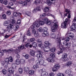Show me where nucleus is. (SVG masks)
Here are the masks:
<instances>
[{
	"label": "nucleus",
	"instance_id": "1",
	"mask_svg": "<svg viewBox=\"0 0 76 76\" xmlns=\"http://www.w3.org/2000/svg\"><path fill=\"white\" fill-rule=\"evenodd\" d=\"M45 47L43 49L44 51L45 52H48L50 50V46L51 45V43L48 41H46L44 43Z\"/></svg>",
	"mask_w": 76,
	"mask_h": 76
},
{
	"label": "nucleus",
	"instance_id": "2",
	"mask_svg": "<svg viewBox=\"0 0 76 76\" xmlns=\"http://www.w3.org/2000/svg\"><path fill=\"white\" fill-rule=\"evenodd\" d=\"M43 21H40L39 22V24H40V25H44L45 22L46 24L48 25H50L51 24V22L48 20L47 18H44L43 19Z\"/></svg>",
	"mask_w": 76,
	"mask_h": 76
},
{
	"label": "nucleus",
	"instance_id": "3",
	"mask_svg": "<svg viewBox=\"0 0 76 76\" xmlns=\"http://www.w3.org/2000/svg\"><path fill=\"white\" fill-rule=\"evenodd\" d=\"M54 22V25L51 28V31L53 32H55V31H56V29H57V27H58V25H57L58 24V22L55 20Z\"/></svg>",
	"mask_w": 76,
	"mask_h": 76
},
{
	"label": "nucleus",
	"instance_id": "4",
	"mask_svg": "<svg viewBox=\"0 0 76 76\" xmlns=\"http://www.w3.org/2000/svg\"><path fill=\"white\" fill-rule=\"evenodd\" d=\"M67 54L64 53L62 55L61 59L64 61H67L69 60V58H67Z\"/></svg>",
	"mask_w": 76,
	"mask_h": 76
},
{
	"label": "nucleus",
	"instance_id": "5",
	"mask_svg": "<svg viewBox=\"0 0 76 76\" xmlns=\"http://www.w3.org/2000/svg\"><path fill=\"white\" fill-rule=\"evenodd\" d=\"M13 58H12L11 56L9 57L8 58H7L5 59V63H6L7 64H8L9 61L10 62H12L13 61Z\"/></svg>",
	"mask_w": 76,
	"mask_h": 76
},
{
	"label": "nucleus",
	"instance_id": "6",
	"mask_svg": "<svg viewBox=\"0 0 76 76\" xmlns=\"http://www.w3.org/2000/svg\"><path fill=\"white\" fill-rule=\"evenodd\" d=\"M68 22V19L66 18V19L64 22L62 23L61 25V27L62 28H66V25H67V23Z\"/></svg>",
	"mask_w": 76,
	"mask_h": 76
},
{
	"label": "nucleus",
	"instance_id": "7",
	"mask_svg": "<svg viewBox=\"0 0 76 76\" xmlns=\"http://www.w3.org/2000/svg\"><path fill=\"white\" fill-rule=\"evenodd\" d=\"M14 27L13 24H12V23L10 24L7 27V31L8 32H10V31H12V29H13V28Z\"/></svg>",
	"mask_w": 76,
	"mask_h": 76
},
{
	"label": "nucleus",
	"instance_id": "8",
	"mask_svg": "<svg viewBox=\"0 0 76 76\" xmlns=\"http://www.w3.org/2000/svg\"><path fill=\"white\" fill-rule=\"evenodd\" d=\"M38 54H37V57L39 58H42V52L40 50H39L37 51Z\"/></svg>",
	"mask_w": 76,
	"mask_h": 76
},
{
	"label": "nucleus",
	"instance_id": "9",
	"mask_svg": "<svg viewBox=\"0 0 76 76\" xmlns=\"http://www.w3.org/2000/svg\"><path fill=\"white\" fill-rule=\"evenodd\" d=\"M18 49H16L15 50V51H16V52H18L19 51H21V50H23V49H25V48L24 47V45H21V46L19 47L18 48Z\"/></svg>",
	"mask_w": 76,
	"mask_h": 76
},
{
	"label": "nucleus",
	"instance_id": "10",
	"mask_svg": "<svg viewBox=\"0 0 76 76\" xmlns=\"http://www.w3.org/2000/svg\"><path fill=\"white\" fill-rule=\"evenodd\" d=\"M40 25L39 23L38 22H37V21H36L35 23H34L33 24L32 26H33L34 28H35L36 27H37V28H38L39 26V25Z\"/></svg>",
	"mask_w": 76,
	"mask_h": 76
},
{
	"label": "nucleus",
	"instance_id": "11",
	"mask_svg": "<svg viewBox=\"0 0 76 76\" xmlns=\"http://www.w3.org/2000/svg\"><path fill=\"white\" fill-rule=\"evenodd\" d=\"M65 12L68 13V17L70 19V18H71V15H70L71 13H72V12L71 11H70V10L67 9H65Z\"/></svg>",
	"mask_w": 76,
	"mask_h": 76
},
{
	"label": "nucleus",
	"instance_id": "12",
	"mask_svg": "<svg viewBox=\"0 0 76 76\" xmlns=\"http://www.w3.org/2000/svg\"><path fill=\"white\" fill-rule=\"evenodd\" d=\"M36 63L37 64H38L39 63V64L42 65L44 63V60L42 59H41L40 60H39V61L37 60L36 61Z\"/></svg>",
	"mask_w": 76,
	"mask_h": 76
},
{
	"label": "nucleus",
	"instance_id": "13",
	"mask_svg": "<svg viewBox=\"0 0 76 76\" xmlns=\"http://www.w3.org/2000/svg\"><path fill=\"white\" fill-rule=\"evenodd\" d=\"M18 4H23V5H24L25 6H26L27 5V4H28L27 2L25 1L24 2H23V1H19L18 2Z\"/></svg>",
	"mask_w": 76,
	"mask_h": 76
},
{
	"label": "nucleus",
	"instance_id": "14",
	"mask_svg": "<svg viewBox=\"0 0 76 76\" xmlns=\"http://www.w3.org/2000/svg\"><path fill=\"white\" fill-rule=\"evenodd\" d=\"M44 69H42V71L41 73V75L42 76H47L48 75V73L47 72L44 71Z\"/></svg>",
	"mask_w": 76,
	"mask_h": 76
},
{
	"label": "nucleus",
	"instance_id": "15",
	"mask_svg": "<svg viewBox=\"0 0 76 76\" xmlns=\"http://www.w3.org/2000/svg\"><path fill=\"white\" fill-rule=\"evenodd\" d=\"M3 51L4 52V53L7 52L8 53H11L13 51V50L12 49H8L7 50H3Z\"/></svg>",
	"mask_w": 76,
	"mask_h": 76
},
{
	"label": "nucleus",
	"instance_id": "16",
	"mask_svg": "<svg viewBox=\"0 0 76 76\" xmlns=\"http://www.w3.org/2000/svg\"><path fill=\"white\" fill-rule=\"evenodd\" d=\"M70 28L72 31L73 30H75L76 29V24L75 23H72V25L70 27Z\"/></svg>",
	"mask_w": 76,
	"mask_h": 76
},
{
	"label": "nucleus",
	"instance_id": "17",
	"mask_svg": "<svg viewBox=\"0 0 76 76\" xmlns=\"http://www.w3.org/2000/svg\"><path fill=\"white\" fill-rule=\"evenodd\" d=\"M47 60L48 61L50 62L51 63H53V62L54 61V60L53 58V57L48 58H47Z\"/></svg>",
	"mask_w": 76,
	"mask_h": 76
},
{
	"label": "nucleus",
	"instance_id": "18",
	"mask_svg": "<svg viewBox=\"0 0 76 76\" xmlns=\"http://www.w3.org/2000/svg\"><path fill=\"white\" fill-rule=\"evenodd\" d=\"M59 48L61 49V51H58L57 52V54H58V55L60 54H61V53H63V51L64 50V48L62 46H59Z\"/></svg>",
	"mask_w": 76,
	"mask_h": 76
},
{
	"label": "nucleus",
	"instance_id": "19",
	"mask_svg": "<svg viewBox=\"0 0 76 76\" xmlns=\"http://www.w3.org/2000/svg\"><path fill=\"white\" fill-rule=\"evenodd\" d=\"M8 71L11 74H13L14 72V69L12 68H10L8 69Z\"/></svg>",
	"mask_w": 76,
	"mask_h": 76
},
{
	"label": "nucleus",
	"instance_id": "20",
	"mask_svg": "<svg viewBox=\"0 0 76 76\" xmlns=\"http://www.w3.org/2000/svg\"><path fill=\"white\" fill-rule=\"evenodd\" d=\"M30 28H31V30H32V33L34 34H35L36 32V31L35 30V28H34V27H33V26H31Z\"/></svg>",
	"mask_w": 76,
	"mask_h": 76
},
{
	"label": "nucleus",
	"instance_id": "21",
	"mask_svg": "<svg viewBox=\"0 0 76 76\" xmlns=\"http://www.w3.org/2000/svg\"><path fill=\"white\" fill-rule=\"evenodd\" d=\"M61 39L60 38H57L56 42L57 43H58L59 45H61Z\"/></svg>",
	"mask_w": 76,
	"mask_h": 76
},
{
	"label": "nucleus",
	"instance_id": "22",
	"mask_svg": "<svg viewBox=\"0 0 76 76\" xmlns=\"http://www.w3.org/2000/svg\"><path fill=\"white\" fill-rule=\"evenodd\" d=\"M11 19H12V21H11V24H12V25H14V24H15V23L16 22V21H15V19H14V17H12L11 18Z\"/></svg>",
	"mask_w": 76,
	"mask_h": 76
},
{
	"label": "nucleus",
	"instance_id": "23",
	"mask_svg": "<svg viewBox=\"0 0 76 76\" xmlns=\"http://www.w3.org/2000/svg\"><path fill=\"white\" fill-rule=\"evenodd\" d=\"M71 73H72V71L70 69H66V74L69 75V74H70Z\"/></svg>",
	"mask_w": 76,
	"mask_h": 76
},
{
	"label": "nucleus",
	"instance_id": "24",
	"mask_svg": "<svg viewBox=\"0 0 76 76\" xmlns=\"http://www.w3.org/2000/svg\"><path fill=\"white\" fill-rule=\"evenodd\" d=\"M72 64V62L70 61H68L66 63V66H70Z\"/></svg>",
	"mask_w": 76,
	"mask_h": 76
},
{
	"label": "nucleus",
	"instance_id": "25",
	"mask_svg": "<svg viewBox=\"0 0 76 76\" xmlns=\"http://www.w3.org/2000/svg\"><path fill=\"white\" fill-rule=\"evenodd\" d=\"M61 17H62L63 19L65 16H67V14L68 13H65L64 14L63 13H61Z\"/></svg>",
	"mask_w": 76,
	"mask_h": 76
},
{
	"label": "nucleus",
	"instance_id": "26",
	"mask_svg": "<svg viewBox=\"0 0 76 76\" xmlns=\"http://www.w3.org/2000/svg\"><path fill=\"white\" fill-rule=\"evenodd\" d=\"M23 55L24 57H25L27 59H28V58L29 57V55L27 54H26V53H23Z\"/></svg>",
	"mask_w": 76,
	"mask_h": 76
},
{
	"label": "nucleus",
	"instance_id": "27",
	"mask_svg": "<svg viewBox=\"0 0 76 76\" xmlns=\"http://www.w3.org/2000/svg\"><path fill=\"white\" fill-rule=\"evenodd\" d=\"M30 54L31 56H34L35 54V51L33 50H31L30 51Z\"/></svg>",
	"mask_w": 76,
	"mask_h": 76
},
{
	"label": "nucleus",
	"instance_id": "28",
	"mask_svg": "<svg viewBox=\"0 0 76 76\" xmlns=\"http://www.w3.org/2000/svg\"><path fill=\"white\" fill-rule=\"evenodd\" d=\"M15 63L17 64H20V61L19 59H17L16 60Z\"/></svg>",
	"mask_w": 76,
	"mask_h": 76
},
{
	"label": "nucleus",
	"instance_id": "29",
	"mask_svg": "<svg viewBox=\"0 0 76 76\" xmlns=\"http://www.w3.org/2000/svg\"><path fill=\"white\" fill-rule=\"evenodd\" d=\"M38 47L41 48H42L44 49V45L42 44H39L38 45Z\"/></svg>",
	"mask_w": 76,
	"mask_h": 76
},
{
	"label": "nucleus",
	"instance_id": "30",
	"mask_svg": "<svg viewBox=\"0 0 76 76\" xmlns=\"http://www.w3.org/2000/svg\"><path fill=\"white\" fill-rule=\"evenodd\" d=\"M2 72L3 75H6L7 73V71L5 69H4L2 70Z\"/></svg>",
	"mask_w": 76,
	"mask_h": 76
},
{
	"label": "nucleus",
	"instance_id": "31",
	"mask_svg": "<svg viewBox=\"0 0 76 76\" xmlns=\"http://www.w3.org/2000/svg\"><path fill=\"white\" fill-rule=\"evenodd\" d=\"M32 46L34 48H35L37 47V43L35 42H33L32 44Z\"/></svg>",
	"mask_w": 76,
	"mask_h": 76
},
{
	"label": "nucleus",
	"instance_id": "32",
	"mask_svg": "<svg viewBox=\"0 0 76 76\" xmlns=\"http://www.w3.org/2000/svg\"><path fill=\"white\" fill-rule=\"evenodd\" d=\"M50 37L52 38H55L56 37V34L54 33L50 34Z\"/></svg>",
	"mask_w": 76,
	"mask_h": 76
},
{
	"label": "nucleus",
	"instance_id": "33",
	"mask_svg": "<svg viewBox=\"0 0 76 76\" xmlns=\"http://www.w3.org/2000/svg\"><path fill=\"white\" fill-rule=\"evenodd\" d=\"M19 72L20 74H22L23 73V69L22 68H20L19 69Z\"/></svg>",
	"mask_w": 76,
	"mask_h": 76
},
{
	"label": "nucleus",
	"instance_id": "34",
	"mask_svg": "<svg viewBox=\"0 0 76 76\" xmlns=\"http://www.w3.org/2000/svg\"><path fill=\"white\" fill-rule=\"evenodd\" d=\"M70 38L69 37H67L65 39L64 38L62 39V40H65L66 41H69V40H70Z\"/></svg>",
	"mask_w": 76,
	"mask_h": 76
},
{
	"label": "nucleus",
	"instance_id": "35",
	"mask_svg": "<svg viewBox=\"0 0 76 76\" xmlns=\"http://www.w3.org/2000/svg\"><path fill=\"white\" fill-rule=\"evenodd\" d=\"M73 35V33H70L68 34V36L69 37H71V38H73V37L74 36Z\"/></svg>",
	"mask_w": 76,
	"mask_h": 76
},
{
	"label": "nucleus",
	"instance_id": "36",
	"mask_svg": "<svg viewBox=\"0 0 76 76\" xmlns=\"http://www.w3.org/2000/svg\"><path fill=\"white\" fill-rule=\"evenodd\" d=\"M19 26H14V27L12 28V29H13L14 30V31H16V30L18 29V28H19Z\"/></svg>",
	"mask_w": 76,
	"mask_h": 76
},
{
	"label": "nucleus",
	"instance_id": "37",
	"mask_svg": "<svg viewBox=\"0 0 76 76\" xmlns=\"http://www.w3.org/2000/svg\"><path fill=\"white\" fill-rule=\"evenodd\" d=\"M29 73L30 75H32L34 73V71L33 70H31L29 71Z\"/></svg>",
	"mask_w": 76,
	"mask_h": 76
},
{
	"label": "nucleus",
	"instance_id": "38",
	"mask_svg": "<svg viewBox=\"0 0 76 76\" xmlns=\"http://www.w3.org/2000/svg\"><path fill=\"white\" fill-rule=\"evenodd\" d=\"M70 45H71L70 43H67V44L65 46V47H66V48H69V47H70Z\"/></svg>",
	"mask_w": 76,
	"mask_h": 76
},
{
	"label": "nucleus",
	"instance_id": "39",
	"mask_svg": "<svg viewBox=\"0 0 76 76\" xmlns=\"http://www.w3.org/2000/svg\"><path fill=\"white\" fill-rule=\"evenodd\" d=\"M13 15L15 17H17L18 16V13L16 12H15L13 13Z\"/></svg>",
	"mask_w": 76,
	"mask_h": 76
},
{
	"label": "nucleus",
	"instance_id": "40",
	"mask_svg": "<svg viewBox=\"0 0 76 76\" xmlns=\"http://www.w3.org/2000/svg\"><path fill=\"white\" fill-rule=\"evenodd\" d=\"M54 67H55L56 69H59L60 67V65L58 64H56L55 65Z\"/></svg>",
	"mask_w": 76,
	"mask_h": 76
},
{
	"label": "nucleus",
	"instance_id": "41",
	"mask_svg": "<svg viewBox=\"0 0 76 76\" xmlns=\"http://www.w3.org/2000/svg\"><path fill=\"white\" fill-rule=\"evenodd\" d=\"M56 50V49L55 48H53L50 50V51L51 52H52L53 53H54V52H55V51Z\"/></svg>",
	"mask_w": 76,
	"mask_h": 76
},
{
	"label": "nucleus",
	"instance_id": "42",
	"mask_svg": "<svg viewBox=\"0 0 76 76\" xmlns=\"http://www.w3.org/2000/svg\"><path fill=\"white\" fill-rule=\"evenodd\" d=\"M40 2H41V1L40 0H37L34 1V3L36 4H38V3H40Z\"/></svg>",
	"mask_w": 76,
	"mask_h": 76
},
{
	"label": "nucleus",
	"instance_id": "43",
	"mask_svg": "<svg viewBox=\"0 0 76 76\" xmlns=\"http://www.w3.org/2000/svg\"><path fill=\"white\" fill-rule=\"evenodd\" d=\"M29 70V68L28 67H25L24 68V71H25V72H28Z\"/></svg>",
	"mask_w": 76,
	"mask_h": 76
},
{
	"label": "nucleus",
	"instance_id": "44",
	"mask_svg": "<svg viewBox=\"0 0 76 76\" xmlns=\"http://www.w3.org/2000/svg\"><path fill=\"white\" fill-rule=\"evenodd\" d=\"M2 17L3 19H7V17H6V15L4 14L2 15Z\"/></svg>",
	"mask_w": 76,
	"mask_h": 76
},
{
	"label": "nucleus",
	"instance_id": "45",
	"mask_svg": "<svg viewBox=\"0 0 76 76\" xmlns=\"http://www.w3.org/2000/svg\"><path fill=\"white\" fill-rule=\"evenodd\" d=\"M6 13L7 15L9 16L11 15V11L10 10H8L7 11Z\"/></svg>",
	"mask_w": 76,
	"mask_h": 76
},
{
	"label": "nucleus",
	"instance_id": "46",
	"mask_svg": "<svg viewBox=\"0 0 76 76\" xmlns=\"http://www.w3.org/2000/svg\"><path fill=\"white\" fill-rule=\"evenodd\" d=\"M44 33L46 35V36H48L49 35L48 34V31H44Z\"/></svg>",
	"mask_w": 76,
	"mask_h": 76
},
{
	"label": "nucleus",
	"instance_id": "47",
	"mask_svg": "<svg viewBox=\"0 0 76 76\" xmlns=\"http://www.w3.org/2000/svg\"><path fill=\"white\" fill-rule=\"evenodd\" d=\"M38 67H39V66H38V65H34L33 66V68L34 69H38Z\"/></svg>",
	"mask_w": 76,
	"mask_h": 76
},
{
	"label": "nucleus",
	"instance_id": "48",
	"mask_svg": "<svg viewBox=\"0 0 76 76\" xmlns=\"http://www.w3.org/2000/svg\"><path fill=\"white\" fill-rule=\"evenodd\" d=\"M35 9L37 10V12H38V11H40V10H41V8L39 7H37Z\"/></svg>",
	"mask_w": 76,
	"mask_h": 76
},
{
	"label": "nucleus",
	"instance_id": "49",
	"mask_svg": "<svg viewBox=\"0 0 76 76\" xmlns=\"http://www.w3.org/2000/svg\"><path fill=\"white\" fill-rule=\"evenodd\" d=\"M26 14L28 16H31V12H26Z\"/></svg>",
	"mask_w": 76,
	"mask_h": 76
},
{
	"label": "nucleus",
	"instance_id": "50",
	"mask_svg": "<svg viewBox=\"0 0 76 76\" xmlns=\"http://www.w3.org/2000/svg\"><path fill=\"white\" fill-rule=\"evenodd\" d=\"M49 10V8H48V7H46L45 9H44L45 11V12H48Z\"/></svg>",
	"mask_w": 76,
	"mask_h": 76
},
{
	"label": "nucleus",
	"instance_id": "51",
	"mask_svg": "<svg viewBox=\"0 0 76 76\" xmlns=\"http://www.w3.org/2000/svg\"><path fill=\"white\" fill-rule=\"evenodd\" d=\"M3 52H0V57H2L4 55V52L3 51Z\"/></svg>",
	"mask_w": 76,
	"mask_h": 76
},
{
	"label": "nucleus",
	"instance_id": "52",
	"mask_svg": "<svg viewBox=\"0 0 76 76\" xmlns=\"http://www.w3.org/2000/svg\"><path fill=\"white\" fill-rule=\"evenodd\" d=\"M17 23L18 24V25H19L21 23V20L20 19H19L18 20Z\"/></svg>",
	"mask_w": 76,
	"mask_h": 76
},
{
	"label": "nucleus",
	"instance_id": "53",
	"mask_svg": "<svg viewBox=\"0 0 76 76\" xmlns=\"http://www.w3.org/2000/svg\"><path fill=\"white\" fill-rule=\"evenodd\" d=\"M50 56H51V57H55V53H52L50 55Z\"/></svg>",
	"mask_w": 76,
	"mask_h": 76
},
{
	"label": "nucleus",
	"instance_id": "54",
	"mask_svg": "<svg viewBox=\"0 0 76 76\" xmlns=\"http://www.w3.org/2000/svg\"><path fill=\"white\" fill-rule=\"evenodd\" d=\"M51 4H52V3L51 2L50 0L48 1L47 3V4L48 5V6H50L51 5Z\"/></svg>",
	"mask_w": 76,
	"mask_h": 76
},
{
	"label": "nucleus",
	"instance_id": "55",
	"mask_svg": "<svg viewBox=\"0 0 76 76\" xmlns=\"http://www.w3.org/2000/svg\"><path fill=\"white\" fill-rule=\"evenodd\" d=\"M27 35L28 36H31V32H30V31L29 30L28 31Z\"/></svg>",
	"mask_w": 76,
	"mask_h": 76
},
{
	"label": "nucleus",
	"instance_id": "56",
	"mask_svg": "<svg viewBox=\"0 0 76 76\" xmlns=\"http://www.w3.org/2000/svg\"><path fill=\"white\" fill-rule=\"evenodd\" d=\"M38 31H39L40 32H42V31H43V30L42 28H40L38 29Z\"/></svg>",
	"mask_w": 76,
	"mask_h": 76
},
{
	"label": "nucleus",
	"instance_id": "57",
	"mask_svg": "<svg viewBox=\"0 0 76 76\" xmlns=\"http://www.w3.org/2000/svg\"><path fill=\"white\" fill-rule=\"evenodd\" d=\"M21 63L22 64H24L25 63V60L23 59H21V61H20V63Z\"/></svg>",
	"mask_w": 76,
	"mask_h": 76
},
{
	"label": "nucleus",
	"instance_id": "58",
	"mask_svg": "<svg viewBox=\"0 0 76 76\" xmlns=\"http://www.w3.org/2000/svg\"><path fill=\"white\" fill-rule=\"evenodd\" d=\"M7 3H8V1L5 0L4 1V3H3V4H5V5H6L7 4Z\"/></svg>",
	"mask_w": 76,
	"mask_h": 76
},
{
	"label": "nucleus",
	"instance_id": "59",
	"mask_svg": "<svg viewBox=\"0 0 76 76\" xmlns=\"http://www.w3.org/2000/svg\"><path fill=\"white\" fill-rule=\"evenodd\" d=\"M10 22V21L9 20H7V21H5L4 22V23H7V24H8V23H9Z\"/></svg>",
	"mask_w": 76,
	"mask_h": 76
},
{
	"label": "nucleus",
	"instance_id": "60",
	"mask_svg": "<svg viewBox=\"0 0 76 76\" xmlns=\"http://www.w3.org/2000/svg\"><path fill=\"white\" fill-rule=\"evenodd\" d=\"M16 56L18 58H20V55H19V54L18 53H17Z\"/></svg>",
	"mask_w": 76,
	"mask_h": 76
},
{
	"label": "nucleus",
	"instance_id": "61",
	"mask_svg": "<svg viewBox=\"0 0 76 76\" xmlns=\"http://www.w3.org/2000/svg\"><path fill=\"white\" fill-rule=\"evenodd\" d=\"M57 76H64V75L63 74L59 73L58 74Z\"/></svg>",
	"mask_w": 76,
	"mask_h": 76
},
{
	"label": "nucleus",
	"instance_id": "62",
	"mask_svg": "<svg viewBox=\"0 0 76 76\" xmlns=\"http://www.w3.org/2000/svg\"><path fill=\"white\" fill-rule=\"evenodd\" d=\"M67 43V41H65L63 42V45L64 46H66Z\"/></svg>",
	"mask_w": 76,
	"mask_h": 76
},
{
	"label": "nucleus",
	"instance_id": "63",
	"mask_svg": "<svg viewBox=\"0 0 76 76\" xmlns=\"http://www.w3.org/2000/svg\"><path fill=\"white\" fill-rule=\"evenodd\" d=\"M35 40V39L34 38H31L30 39V41L31 42H33V41H34Z\"/></svg>",
	"mask_w": 76,
	"mask_h": 76
},
{
	"label": "nucleus",
	"instance_id": "64",
	"mask_svg": "<svg viewBox=\"0 0 76 76\" xmlns=\"http://www.w3.org/2000/svg\"><path fill=\"white\" fill-rule=\"evenodd\" d=\"M51 2V3L52 4L54 3L55 2H56V0H49Z\"/></svg>",
	"mask_w": 76,
	"mask_h": 76
}]
</instances>
